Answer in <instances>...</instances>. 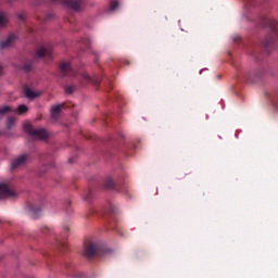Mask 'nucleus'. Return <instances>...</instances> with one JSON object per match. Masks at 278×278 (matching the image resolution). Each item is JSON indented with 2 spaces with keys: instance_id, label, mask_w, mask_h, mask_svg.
<instances>
[{
  "instance_id": "f257e3e1",
  "label": "nucleus",
  "mask_w": 278,
  "mask_h": 278,
  "mask_svg": "<svg viewBox=\"0 0 278 278\" xmlns=\"http://www.w3.org/2000/svg\"><path fill=\"white\" fill-rule=\"evenodd\" d=\"M24 131L26 134H29V136H33V138L37 140H47V138L49 137V135L45 130H36L31 127V124L29 123L24 124Z\"/></svg>"
},
{
  "instance_id": "7ed1b4c3",
  "label": "nucleus",
  "mask_w": 278,
  "mask_h": 278,
  "mask_svg": "<svg viewBox=\"0 0 278 278\" xmlns=\"http://www.w3.org/2000/svg\"><path fill=\"white\" fill-rule=\"evenodd\" d=\"M93 254H94V244L86 243L85 244V255H87V257H90Z\"/></svg>"
},
{
  "instance_id": "f8f14e48",
  "label": "nucleus",
  "mask_w": 278,
  "mask_h": 278,
  "mask_svg": "<svg viewBox=\"0 0 278 278\" xmlns=\"http://www.w3.org/2000/svg\"><path fill=\"white\" fill-rule=\"evenodd\" d=\"M10 108L9 106H3V108H0V114H5L8 112H10Z\"/></svg>"
},
{
  "instance_id": "6e6552de",
  "label": "nucleus",
  "mask_w": 278,
  "mask_h": 278,
  "mask_svg": "<svg viewBox=\"0 0 278 278\" xmlns=\"http://www.w3.org/2000/svg\"><path fill=\"white\" fill-rule=\"evenodd\" d=\"M49 54V50H47V48H40L37 51V55L38 58H45V55Z\"/></svg>"
},
{
  "instance_id": "ddd939ff",
  "label": "nucleus",
  "mask_w": 278,
  "mask_h": 278,
  "mask_svg": "<svg viewBox=\"0 0 278 278\" xmlns=\"http://www.w3.org/2000/svg\"><path fill=\"white\" fill-rule=\"evenodd\" d=\"M12 123H13V121H12V119H9V127L12 126Z\"/></svg>"
},
{
  "instance_id": "0eeeda50",
  "label": "nucleus",
  "mask_w": 278,
  "mask_h": 278,
  "mask_svg": "<svg viewBox=\"0 0 278 278\" xmlns=\"http://www.w3.org/2000/svg\"><path fill=\"white\" fill-rule=\"evenodd\" d=\"M27 105L25 104H21L17 106V109H15V114H25V112H27Z\"/></svg>"
},
{
  "instance_id": "f03ea898",
  "label": "nucleus",
  "mask_w": 278,
  "mask_h": 278,
  "mask_svg": "<svg viewBox=\"0 0 278 278\" xmlns=\"http://www.w3.org/2000/svg\"><path fill=\"white\" fill-rule=\"evenodd\" d=\"M9 197H14V191L8 187L5 184L0 185V199H9Z\"/></svg>"
},
{
  "instance_id": "9d476101",
  "label": "nucleus",
  "mask_w": 278,
  "mask_h": 278,
  "mask_svg": "<svg viewBox=\"0 0 278 278\" xmlns=\"http://www.w3.org/2000/svg\"><path fill=\"white\" fill-rule=\"evenodd\" d=\"M5 23H8V18L5 17V15L0 14V27H3Z\"/></svg>"
},
{
  "instance_id": "20e7f679",
  "label": "nucleus",
  "mask_w": 278,
  "mask_h": 278,
  "mask_svg": "<svg viewBox=\"0 0 278 278\" xmlns=\"http://www.w3.org/2000/svg\"><path fill=\"white\" fill-rule=\"evenodd\" d=\"M24 94H25V97H27V99H36V97H40L39 92L30 90V89H25Z\"/></svg>"
},
{
  "instance_id": "1a4fd4ad",
  "label": "nucleus",
  "mask_w": 278,
  "mask_h": 278,
  "mask_svg": "<svg viewBox=\"0 0 278 278\" xmlns=\"http://www.w3.org/2000/svg\"><path fill=\"white\" fill-rule=\"evenodd\" d=\"M60 68H61V71H63V73H66V71H68V68H71V65L68 63H61Z\"/></svg>"
},
{
  "instance_id": "9b49d317",
  "label": "nucleus",
  "mask_w": 278,
  "mask_h": 278,
  "mask_svg": "<svg viewBox=\"0 0 278 278\" xmlns=\"http://www.w3.org/2000/svg\"><path fill=\"white\" fill-rule=\"evenodd\" d=\"M12 45V38H9L5 42L1 43V48L4 49V47H10Z\"/></svg>"
},
{
  "instance_id": "39448f33",
  "label": "nucleus",
  "mask_w": 278,
  "mask_h": 278,
  "mask_svg": "<svg viewBox=\"0 0 278 278\" xmlns=\"http://www.w3.org/2000/svg\"><path fill=\"white\" fill-rule=\"evenodd\" d=\"M25 160H27L26 155H22L18 159H16L15 161H13L12 163V168H17V166H21V164H23L25 162Z\"/></svg>"
},
{
  "instance_id": "423d86ee",
  "label": "nucleus",
  "mask_w": 278,
  "mask_h": 278,
  "mask_svg": "<svg viewBox=\"0 0 278 278\" xmlns=\"http://www.w3.org/2000/svg\"><path fill=\"white\" fill-rule=\"evenodd\" d=\"M62 108H64V104H58V105L52 106V109H51V115H52L53 117H55V115H56L59 112H62Z\"/></svg>"
}]
</instances>
